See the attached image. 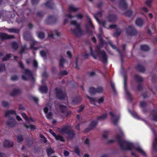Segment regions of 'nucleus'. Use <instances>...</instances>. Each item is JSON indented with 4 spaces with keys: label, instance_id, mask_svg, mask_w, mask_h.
Wrapping results in <instances>:
<instances>
[{
    "label": "nucleus",
    "instance_id": "c03bdc74",
    "mask_svg": "<svg viewBox=\"0 0 157 157\" xmlns=\"http://www.w3.org/2000/svg\"><path fill=\"white\" fill-rule=\"evenodd\" d=\"M60 108L62 113H65L66 111V107L65 106L60 105Z\"/></svg>",
    "mask_w": 157,
    "mask_h": 157
},
{
    "label": "nucleus",
    "instance_id": "49530a36",
    "mask_svg": "<svg viewBox=\"0 0 157 157\" xmlns=\"http://www.w3.org/2000/svg\"><path fill=\"white\" fill-rule=\"evenodd\" d=\"M96 90L97 93H101L103 92V89L102 87H99L96 89Z\"/></svg>",
    "mask_w": 157,
    "mask_h": 157
},
{
    "label": "nucleus",
    "instance_id": "473e14b6",
    "mask_svg": "<svg viewBox=\"0 0 157 157\" xmlns=\"http://www.w3.org/2000/svg\"><path fill=\"white\" fill-rule=\"evenodd\" d=\"M78 9L75 7L74 6L71 5L70 6L69 9V11L70 12H76L77 11Z\"/></svg>",
    "mask_w": 157,
    "mask_h": 157
},
{
    "label": "nucleus",
    "instance_id": "a18cd8bd",
    "mask_svg": "<svg viewBox=\"0 0 157 157\" xmlns=\"http://www.w3.org/2000/svg\"><path fill=\"white\" fill-rule=\"evenodd\" d=\"M8 30L10 32L16 33L18 32V29L14 28L8 29Z\"/></svg>",
    "mask_w": 157,
    "mask_h": 157
},
{
    "label": "nucleus",
    "instance_id": "ea45409f",
    "mask_svg": "<svg viewBox=\"0 0 157 157\" xmlns=\"http://www.w3.org/2000/svg\"><path fill=\"white\" fill-rule=\"evenodd\" d=\"M135 77L136 80L138 82H141L143 80V78L138 75H136L135 76Z\"/></svg>",
    "mask_w": 157,
    "mask_h": 157
},
{
    "label": "nucleus",
    "instance_id": "f257e3e1",
    "mask_svg": "<svg viewBox=\"0 0 157 157\" xmlns=\"http://www.w3.org/2000/svg\"><path fill=\"white\" fill-rule=\"evenodd\" d=\"M124 137V133L121 132L120 135L117 134L116 136L117 140L119 142L121 148L123 149H131L133 147V145L131 143L126 141H121V140Z\"/></svg>",
    "mask_w": 157,
    "mask_h": 157
},
{
    "label": "nucleus",
    "instance_id": "6ab92c4d",
    "mask_svg": "<svg viewBox=\"0 0 157 157\" xmlns=\"http://www.w3.org/2000/svg\"><path fill=\"white\" fill-rule=\"evenodd\" d=\"M37 42L35 41H34L33 39H32L30 40V48H31L35 50H36L38 48H36L33 47V46L34 45H37Z\"/></svg>",
    "mask_w": 157,
    "mask_h": 157
},
{
    "label": "nucleus",
    "instance_id": "1a4fd4ad",
    "mask_svg": "<svg viewBox=\"0 0 157 157\" xmlns=\"http://www.w3.org/2000/svg\"><path fill=\"white\" fill-rule=\"evenodd\" d=\"M70 128L69 126H66L62 128H59L58 129L59 132L67 134Z\"/></svg>",
    "mask_w": 157,
    "mask_h": 157
},
{
    "label": "nucleus",
    "instance_id": "603ef678",
    "mask_svg": "<svg viewBox=\"0 0 157 157\" xmlns=\"http://www.w3.org/2000/svg\"><path fill=\"white\" fill-rule=\"evenodd\" d=\"M44 34L42 32H40L38 34V37L41 39H43L44 37Z\"/></svg>",
    "mask_w": 157,
    "mask_h": 157
},
{
    "label": "nucleus",
    "instance_id": "de8ad7c7",
    "mask_svg": "<svg viewBox=\"0 0 157 157\" xmlns=\"http://www.w3.org/2000/svg\"><path fill=\"white\" fill-rule=\"evenodd\" d=\"M157 146V137L156 136H155L154 141L153 144V147L155 149V148Z\"/></svg>",
    "mask_w": 157,
    "mask_h": 157
},
{
    "label": "nucleus",
    "instance_id": "6e6d98bb",
    "mask_svg": "<svg viewBox=\"0 0 157 157\" xmlns=\"http://www.w3.org/2000/svg\"><path fill=\"white\" fill-rule=\"evenodd\" d=\"M40 54L42 57H45L46 56L47 53L46 52L44 51H42L40 52Z\"/></svg>",
    "mask_w": 157,
    "mask_h": 157
},
{
    "label": "nucleus",
    "instance_id": "f704fd0d",
    "mask_svg": "<svg viewBox=\"0 0 157 157\" xmlns=\"http://www.w3.org/2000/svg\"><path fill=\"white\" fill-rule=\"evenodd\" d=\"M108 43L110 45V46H111V47L114 49H117V51L119 52L120 54L122 56L121 53L120 51L118 49H117L116 47L114 45H113L112 42L110 41H108Z\"/></svg>",
    "mask_w": 157,
    "mask_h": 157
},
{
    "label": "nucleus",
    "instance_id": "423d86ee",
    "mask_svg": "<svg viewBox=\"0 0 157 157\" xmlns=\"http://www.w3.org/2000/svg\"><path fill=\"white\" fill-rule=\"evenodd\" d=\"M94 16L96 20L98 22L99 24L102 25L105 28L106 27V22L105 20H102L101 21H100L99 19L98 18V17H101L102 13L101 12H100L97 14H94Z\"/></svg>",
    "mask_w": 157,
    "mask_h": 157
},
{
    "label": "nucleus",
    "instance_id": "4468645a",
    "mask_svg": "<svg viewBox=\"0 0 157 157\" xmlns=\"http://www.w3.org/2000/svg\"><path fill=\"white\" fill-rule=\"evenodd\" d=\"M107 19L109 22H113L117 21V18L116 15L111 14L108 16Z\"/></svg>",
    "mask_w": 157,
    "mask_h": 157
},
{
    "label": "nucleus",
    "instance_id": "c9c22d12",
    "mask_svg": "<svg viewBox=\"0 0 157 157\" xmlns=\"http://www.w3.org/2000/svg\"><path fill=\"white\" fill-rule=\"evenodd\" d=\"M47 151L48 155L50 156L52 154L54 153V151L51 147H49L46 149Z\"/></svg>",
    "mask_w": 157,
    "mask_h": 157
},
{
    "label": "nucleus",
    "instance_id": "e2e57ef3",
    "mask_svg": "<svg viewBox=\"0 0 157 157\" xmlns=\"http://www.w3.org/2000/svg\"><path fill=\"white\" fill-rule=\"evenodd\" d=\"M2 105L4 107H7L9 105L8 103L5 101L2 102Z\"/></svg>",
    "mask_w": 157,
    "mask_h": 157
},
{
    "label": "nucleus",
    "instance_id": "6e6552de",
    "mask_svg": "<svg viewBox=\"0 0 157 157\" xmlns=\"http://www.w3.org/2000/svg\"><path fill=\"white\" fill-rule=\"evenodd\" d=\"M56 95L57 97L60 99H63L65 98L66 96L65 93L59 89H56Z\"/></svg>",
    "mask_w": 157,
    "mask_h": 157
},
{
    "label": "nucleus",
    "instance_id": "aec40b11",
    "mask_svg": "<svg viewBox=\"0 0 157 157\" xmlns=\"http://www.w3.org/2000/svg\"><path fill=\"white\" fill-rule=\"evenodd\" d=\"M124 89L125 90V94L128 99H131V94L129 91H128L126 87V82L125 78L124 79Z\"/></svg>",
    "mask_w": 157,
    "mask_h": 157
},
{
    "label": "nucleus",
    "instance_id": "680f3d73",
    "mask_svg": "<svg viewBox=\"0 0 157 157\" xmlns=\"http://www.w3.org/2000/svg\"><path fill=\"white\" fill-rule=\"evenodd\" d=\"M76 16L78 19H81L83 17L82 14L81 13H78L77 14Z\"/></svg>",
    "mask_w": 157,
    "mask_h": 157
},
{
    "label": "nucleus",
    "instance_id": "338daca9",
    "mask_svg": "<svg viewBox=\"0 0 157 157\" xmlns=\"http://www.w3.org/2000/svg\"><path fill=\"white\" fill-rule=\"evenodd\" d=\"M26 49V45H25L22 48V49L20 52V53L21 54H22L24 52L25 50Z\"/></svg>",
    "mask_w": 157,
    "mask_h": 157
},
{
    "label": "nucleus",
    "instance_id": "2eb2a0df",
    "mask_svg": "<svg viewBox=\"0 0 157 157\" xmlns=\"http://www.w3.org/2000/svg\"><path fill=\"white\" fill-rule=\"evenodd\" d=\"M0 37L3 39H8L13 38H14V36L6 33H0Z\"/></svg>",
    "mask_w": 157,
    "mask_h": 157
},
{
    "label": "nucleus",
    "instance_id": "dca6fc26",
    "mask_svg": "<svg viewBox=\"0 0 157 157\" xmlns=\"http://www.w3.org/2000/svg\"><path fill=\"white\" fill-rule=\"evenodd\" d=\"M120 6L122 10H124L127 8V4L125 0H120Z\"/></svg>",
    "mask_w": 157,
    "mask_h": 157
},
{
    "label": "nucleus",
    "instance_id": "2f4dec72",
    "mask_svg": "<svg viewBox=\"0 0 157 157\" xmlns=\"http://www.w3.org/2000/svg\"><path fill=\"white\" fill-rule=\"evenodd\" d=\"M136 24L138 26L142 25L143 24L142 20L140 18H138L136 21Z\"/></svg>",
    "mask_w": 157,
    "mask_h": 157
},
{
    "label": "nucleus",
    "instance_id": "052dcab7",
    "mask_svg": "<svg viewBox=\"0 0 157 157\" xmlns=\"http://www.w3.org/2000/svg\"><path fill=\"white\" fill-rule=\"evenodd\" d=\"M153 119L155 121H157V112H155L153 116Z\"/></svg>",
    "mask_w": 157,
    "mask_h": 157
},
{
    "label": "nucleus",
    "instance_id": "5701e85b",
    "mask_svg": "<svg viewBox=\"0 0 157 157\" xmlns=\"http://www.w3.org/2000/svg\"><path fill=\"white\" fill-rule=\"evenodd\" d=\"M122 31L119 28H117L116 32L113 33V35L115 37H117L119 36L121 33Z\"/></svg>",
    "mask_w": 157,
    "mask_h": 157
},
{
    "label": "nucleus",
    "instance_id": "a878e982",
    "mask_svg": "<svg viewBox=\"0 0 157 157\" xmlns=\"http://www.w3.org/2000/svg\"><path fill=\"white\" fill-rule=\"evenodd\" d=\"M15 114L16 115L15 111L13 110H10L6 111L5 113V116L7 117L10 115V114Z\"/></svg>",
    "mask_w": 157,
    "mask_h": 157
},
{
    "label": "nucleus",
    "instance_id": "09e8293b",
    "mask_svg": "<svg viewBox=\"0 0 157 157\" xmlns=\"http://www.w3.org/2000/svg\"><path fill=\"white\" fill-rule=\"evenodd\" d=\"M17 141L18 142H21L23 141V138L21 135H19L17 136Z\"/></svg>",
    "mask_w": 157,
    "mask_h": 157
},
{
    "label": "nucleus",
    "instance_id": "79ce46f5",
    "mask_svg": "<svg viewBox=\"0 0 157 157\" xmlns=\"http://www.w3.org/2000/svg\"><path fill=\"white\" fill-rule=\"evenodd\" d=\"M11 45L13 48L15 50H17L18 48V44L16 42L12 43Z\"/></svg>",
    "mask_w": 157,
    "mask_h": 157
},
{
    "label": "nucleus",
    "instance_id": "393cba45",
    "mask_svg": "<svg viewBox=\"0 0 157 157\" xmlns=\"http://www.w3.org/2000/svg\"><path fill=\"white\" fill-rule=\"evenodd\" d=\"M110 134V132L108 131H105L103 132L102 136L103 138L105 139H107L108 136Z\"/></svg>",
    "mask_w": 157,
    "mask_h": 157
},
{
    "label": "nucleus",
    "instance_id": "9b49d317",
    "mask_svg": "<svg viewBox=\"0 0 157 157\" xmlns=\"http://www.w3.org/2000/svg\"><path fill=\"white\" fill-rule=\"evenodd\" d=\"M6 124L8 127L12 128L14 127L16 125V121L13 119H10L7 121Z\"/></svg>",
    "mask_w": 157,
    "mask_h": 157
},
{
    "label": "nucleus",
    "instance_id": "4d7b16f0",
    "mask_svg": "<svg viewBox=\"0 0 157 157\" xmlns=\"http://www.w3.org/2000/svg\"><path fill=\"white\" fill-rule=\"evenodd\" d=\"M10 54H8L5 57H3L2 58V60L3 61L7 60L10 58Z\"/></svg>",
    "mask_w": 157,
    "mask_h": 157
},
{
    "label": "nucleus",
    "instance_id": "bf43d9fd",
    "mask_svg": "<svg viewBox=\"0 0 157 157\" xmlns=\"http://www.w3.org/2000/svg\"><path fill=\"white\" fill-rule=\"evenodd\" d=\"M21 115L27 121H29V120L28 119V118H27V116L26 114L24 113H22Z\"/></svg>",
    "mask_w": 157,
    "mask_h": 157
},
{
    "label": "nucleus",
    "instance_id": "3c124183",
    "mask_svg": "<svg viewBox=\"0 0 157 157\" xmlns=\"http://www.w3.org/2000/svg\"><path fill=\"white\" fill-rule=\"evenodd\" d=\"M117 28V26L115 25H110L107 28V29H115Z\"/></svg>",
    "mask_w": 157,
    "mask_h": 157
},
{
    "label": "nucleus",
    "instance_id": "bb28decb",
    "mask_svg": "<svg viewBox=\"0 0 157 157\" xmlns=\"http://www.w3.org/2000/svg\"><path fill=\"white\" fill-rule=\"evenodd\" d=\"M15 114L16 115L15 111L13 110H10L6 111L5 113V116L7 117L10 115V114Z\"/></svg>",
    "mask_w": 157,
    "mask_h": 157
},
{
    "label": "nucleus",
    "instance_id": "0eeeda50",
    "mask_svg": "<svg viewBox=\"0 0 157 157\" xmlns=\"http://www.w3.org/2000/svg\"><path fill=\"white\" fill-rule=\"evenodd\" d=\"M109 114L111 116V120L113 124L115 125H117V123L119 119V117L117 116L115 113L110 112Z\"/></svg>",
    "mask_w": 157,
    "mask_h": 157
},
{
    "label": "nucleus",
    "instance_id": "8fccbe9b",
    "mask_svg": "<svg viewBox=\"0 0 157 157\" xmlns=\"http://www.w3.org/2000/svg\"><path fill=\"white\" fill-rule=\"evenodd\" d=\"M51 109V107L50 106L48 105L46 107H45L44 109V112L47 113L48 112V111L49 110H50Z\"/></svg>",
    "mask_w": 157,
    "mask_h": 157
},
{
    "label": "nucleus",
    "instance_id": "412c9836",
    "mask_svg": "<svg viewBox=\"0 0 157 157\" xmlns=\"http://www.w3.org/2000/svg\"><path fill=\"white\" fill-rule=\"evenodd\" d=\"M56 35L57 36H59L61 35L60 33L59 32L57 31H55L53 32V33H50V34L49 33H48V36L52 38H53V36L55 35Z\"/></svg>",
    "mask_w": 157,
    "mask_h": 157
},
{
    "label": "nucleus",
    "instance_id": "39448f33",
    "mask_svg": "<svg viewBox=\"0 0 157 157\" xmlns=\"http://www.w3.org/2000/svg\"><path fill=\"white\" fill-rule=\"evenodd\" d=\"M126 34L128 36H133L137 33V32L134 27L130 26L127 29L126 31Z\"/></svg>",
    "mask_w": 157,
    "mask_h": 157
},
{
    "label": "nucleus",
    "instance_id": "7c9ffc66",
    "mask_svg": "<svg viewBox=\"0 0 157 157\" xmlns=\"http://www.w3.org/2000/svg\"><path fill=\"white\" fill-rule=\"evenodd\" d=\"M141 49L143 51H147L149 50L150 48L149 46L147 45H144L140 46Z\"/></svg>",
    "mask_w": 157,
    "mask_h": 157
},
{
    "label": "nucleus",
    "instance_id": "20e7f679",
    "mask_svg": "<svg viewBox=\"0 0 157 157\" xmlns=\"http://www.w3.org/2000/svg\"><path fill=\"white\" fill-rule=\"evenodd\" d=\"M96 51L99 52L101 56V61L103 63H106L107 61V55L104 51H100L99 47L98 46H96Z\"/></svg>",
    "mask_w": 157,
    "mask_h": 157
},
{
    "label": "nucleus",
    "instance_id": "13d9d810",
    "mask_svg": "<svg viewBox=\"0 0 157 157\" xmlns=\"http://www.w3.org/2000/svg\"><path fill=\"white\" fill-rule=\"evenodd\" d=\"M87 97L89 99L91 103H93L96 100V99L95 98H91L88 96H87Z\"/></svg>",
    "mask_w": 157,
    "mask_h": 157
},
{
    "label": "nucleus",
    "instance_id": "c756f323",
    "mask_svg": "<svg viewBox=\"0 0 157 157\" xmlns=\"http://www.w3.org/2000/svg\"><path fill=\"white\" fill-rule=\"evenodd\" d=\"M98 122L96 121H93L90 124L89 128L90 129H92L94 128L97 125Z\"/></svg>",
    "mask_w": 157,
    "mask_h": 157
},
{
    "label": "nucleus",
    "instance_id": "774afa93",
    "mask_svg": "<svg viewBox=\"0 0 157 157\" xmlns=\"http://www.w3.org/2000/svg\"><path fill=\"white\" fill-rule=\"evenodd\" d=\"M29 128L33 130H34L36 129V126L30 124L29 125Z\"/></svg>",
    "mask_w": 157,
    "mask_h": 157
},
{
    "label": "nucleus",
    "instance_id": "58836bf2",
    "mask_svg": "<svg viewBox=\"0 0 157 157\" xmlns=\"http://www.w3.org/2000/svg\"><path fill=\"white\" fill-rule=\"evenodd\" d=\"M55 138L56 140H59L61 141H64V140L62 136L59 135H56Z\"/></svg>",
    "mask_w": 157,
    "mask_h": 157
},
{
    "label": "nucleus",
    "instance_id": "e433bc0d",
    "mask_svg": "<svg viewBox=\"0 0 157 157\" xmlns=\"http://www.w3.org/2000/svg\"><path fill=\"white\" fill-rule=\"evenodd\" d=\"M39 90L42 93H46L48 90L47 87L45 86H41Z\"/></svg>",
    "mask_w": 157,
    "mask_h": 157
},
{
    "label": "nucleus",
    "instance_id": "ddd939ff",
    "mask_svg": "<svg viewBox=\"0 0 157 157\" xmlns=\"http://www.w3.org/2000/svg\"><path fill=\"white\" fill-rule=\"evenodd\" d=\"M13 141L7 140H5L3 143V146L6 147H12L13 146Z\"/></svg>",
    "mask_w": 157,
    "mask_h": 157
},
{
    "label": "nucleus",
    "instance_id": "f3484780",
    "mask_svg": "<svg viewBox=\"0 0 157 157\" xmlns=\"http://www.w3.org/2000/svg\"><path fill=\"white\" fill-rule=\"evenodd\" d=\"M67 135L70 139H72L74 137L75 135V133L70 128Z\"/></svg>",
    "mask_w": 157,
    "mask_h": 157
},
{
    "label": "nucleus",
    "instance_id": "b1692460",
    "mask_svg": "<svg viewBox=\"0 0 157 157\" xmlns=\"http://www.w3.org/2000/svg\"><path fill=\"white\" fill-rule=\"evenodd\" d=\"M135 149L141 154L143 156H146V154L145 152L140 147H135Z\"/></svg>",
    "mask_w": 157,
    "mask_h": 157
},
{
    "label": "nucleus",
    "instance_id": "72a5a7b5",
    "mask_svg": "<svg viewBox=\"0 0 157 157\" xmlns=\"http://www.w3.org/2000/svg\"><path fill=\"white\" fill-rule=\"evenodd\" d=\"M136 68L137 70L141 72H144L145 71V68L140 64L136 66Z\"/></svg>",
    "mask_w": 157,
    "mask_h": 157
},
{
    "label": "nucleus",
    "instance_id": "9d476101",
    "mask_svg": "<svg viewBox=\"0 0 157 157\" xmlns=\"http://www.w3.org/2000/svg\"><path fill=\"white\" fill-rule=\"evenodd\" d=\"M21 90L19 88L13 89L10 92V95L12 96H15L21 94Z\"/></svg>",
    "mask_w": 157,
    "mask_h": 157
},
{
    "label": "nucleus",
    "instance_id": "7ed1b4c3",
    "mask_svg": "<svg viewBox=\"0 0 157 157\" xmlns=\"http://www.w3.org/2000/svg\"><path fill=\"white\" fill-rule=\"evenodd\" d=\"M24 73L25 75L22 76V78L23 80H30L32 82H34V78L31 71L28 69H25L24 70Z\"/></svg>",
    "mask_w": 157,
    "mask_h": 157
},
{
    "label": "nucleus",
    "instance_id": "864d4df0",
    "mask_svg": "<svg viewBox=\"0 0 157 157\" xmlns=\"http://www.w3.org/2000/svg\"><path fill=\"white\" fill-rule=\"evenodd\" d=\"M124 14L126 16H130L132 14V12L131 10H128Z\"/></svg>",
    "mask_w": 157,
    "mask_h": 157
},
{
    "label": "nucleus",
    "instance_id": "c85d7f7f",
    "mask_svg": "<svg viewBox=\"0 0 157 157\" xmlns=\"http://www.w3.org/2000/svg\"><path fill=\"white\" fill-rule=\"evenodd\" d=\"M107 116V114L105 113L103 115L98 116V117L97 120L98 121H103L106 118Z\"/></svg>",
    "mask_w": 157,
    "mask_h": 157
},
{
    "label": "nucleus",
    "instance_id": "0e129e2a",
    "mask_svg": "<svg viewBox=\"0 0 157 157\" xmlns=\"http://www.w3.org/2000/svg\"><path fill=\"white\" fill-rule=\"evenodd\" d=\"M153 0H147L145 3L148 6H150Z\"/></svg>",
    "mask_w": 157,
    "mask_h": 157
},
{
    "label": "nucleus",
    "instance_id": "f03ea898",
    "mask_svg": "<svg viewBox=\"0 0 157 157\" xmlns=\"http://www.w3.org/2000/svg\"><path fill=\"white\" fill-rule=\"evenodd\" d=\"M71 25H75V28L74 29H72L71 31L77 36H80L83 34L82 31L81 29L80 24L76 21H71Z\"/></svg>",
    "mask_w": 157,
    "mask_h": 157
},
{
    "label": "nucleus",
    "instance_id": "a19ab883",
    "mask_svg": "<svg viewBox=\"0 0 157 157\" xmlns=\"http://www.w3.org/2000/svg\"><path fill=\"white\" fill-rule=\"evenodd\" d=\"M53 5V3L51 1H47L45 4V5L46 6L50 8L52 7Z\"/></svg>",
    "mask_w": 157,
    "mask_h": 157
},
{
    "label": "nucleus",
    "instance_id": "a211bd4d",
    "mask_svg": "<svg viewBox=\"0 0 157 157\" xmlns=\"http://www.w3.org/2000/svg\"><path fill=\"white\" fill-rule=\"evenodd\" d=\"M102 35V33H101L98 35V36L100 44L101 47H103V45L105 43V42L103 39Z\"/></svg>",
    "mask_w": 157,
    "mask_h": 157
},
{
    "label": "nucleus",
    "instance_id": "69168bd1",
    "mask_svg": "<svg viewBox=\"0 0 157 157\" xmlns=\"http://www.w3.org/2000/svg\"><path fill=\"white\" fill-rule=\"evenodd\" d=\"M18 78L17 76L16 75H13L11 77V79L13 81L17 80L18 79Z\"/></svg>",
    "mask_w": 157,
    "mask_h": 157
},
{
    "label": "nucleus",
    "instance_id": "4be33fe9",
    "mask_svg": "<svg viewBox=\"0 0 157 157\" xmlns=\"http://www.w3.org/2000/svg\"><path fill=\"white\" fill-rule=\"evenodd\" d=\"M87 18H88L87 27L90 29H94V27L90 19L88 17H87Z\"/></svg>",
    "mask_w": 157,
    "mask_h": 157
},
{
    "label": "nucleus",
    "instance_id": "f8f14e48",
    "mask_svg": "<svg viewBox=\"0 0 157 157\" xmlns=\"http://www.w3.org/2000/svg\"><path fill=\"white\" fill-rule=\"evenodd\" d=\"M57 20V18L56 17L49 16L47 18L45 21L47 24H49L55 22Z\"/></svg>",
    "mask_w": 157,
    "mask_h": 157
},
{
    "label": "nucleus",
    "instance_id": "4c0bfd02",
    "mask_svg": "<svg viewBox=\"0 0 157 157\" xmlns=\"http://www.w3.org/2000/svg\"><path fill=\"white\" fill-rule=\"evenodd\" d=\"M89 92L92 94H94L97 93L96 89L94 87H91L90 88Z\"/></svg>",
    "mask_w": 157,
    "mask_h": 157
},
{
    "label": "nucleus",
    "instance_id": "cd10ccee",
    "mask_svg": "<svg viewBox=\"0 0 157 157\" xmlns=\"http://www.w3.org/2000/svg\"><path fill=\"white\" fill-rule=\"evenodd\" d=\"M66 62V60L63 57H61L59 60V65L60 67L63 68V64Z\"/></svg>",
    "mask_w": 157,
    "mask_h": 157
},
{
    "label": "nucleus",
    "instance_id": "5fc2aeb1",
    "mask_svg": "<svg viewBox=\"0 0 157 157\" xmlns=\"http://www.w3.org/2000/svg\"><path fill=\"white\" fill-rule=\"evenodd\" d=\"M5 67L4 64L0 65V72H2L5 70Z\"/></svg>",
    "mask_w": 157,
    "mask_h": 157
},
{
    "label": "nucleus",
    "instance_id": "37998d69",
    "mask_svg": "<svg viewBox=\"0 0 157 157\" xmlns=\"http://www.w3.org/2000/svg\"><path fill=\"white\" fill-rule=\"evenodd\" d=\"M90 49L91 55L93 56L94 58L95 59H96L97 58L98 54L95 55L94 54L92 51V48L91 47H90Z\"/></svg>",
    "mask_w": 157,
    "mask_h": 157
}]
</instances>
